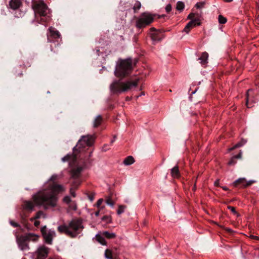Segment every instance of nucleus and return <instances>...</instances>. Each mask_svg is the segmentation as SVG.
Returning a JSON list of instances; mask_svg holds the SVG:
<instances>
[{
  "mask_svg": "<svg viewBox=\"0 0 259 259\" xmlns=\"http://www.w3.org/2000/svg\"><path fill=\"white\" fill-rule=\"evenodd\" d=\"M65 187L56 183L49 184L48 187L32 195L36 205L42 206L45 209L55 207L57 205V195L64 192Z\"/></svg>",
  "mask_w": 259,
  "mask_h": 259,
  "instance_id": "1",
  "label": "nucleus"
},
{
  "mask_svg": "<svg viewBox=\"0 0 259 259\" xmlns=\"http://www.w3.org/2000/svg\"><path fill=\"white\" fill-rule=\"evenodd\" d=\"M84 228L82 221L79 219H73L67 225L59 226L58 230L61 233L71 237H75Z\"/></svg>",
  "mask_w": 259,
  "mask_h": 259,
  "instance_id": "2",
  "label": "nucleus"
},
{
  "mask_svg": "<svg viewBox=\"0 0 259 259\" xmlns=\"http://www.w3.org/2000/svg\"><path fill=\"white\" fill-rule=\"evenodd\" d=\"M139 79L134 80L122 81L121 80L114 81L110 85L111 92L113 94H119L128 91L137 86Z\"/></svg>",
  "mask_w": 259,
  "mask_h": 259,
  "instance_id": "3",
  "label": "nucleus"
},
{
  "mask_svg": "<svg viewBox=\"0 0 259 259\" xmlns=\"http://www.w3.org/2000/svg\"><path fill=\"white\" fill-rule=\"evenodd\" d=\"M132 68L131 59L120 60L116 66L115 75L117 77H123L131 73Z\"/></svg>",
  "mask_w": 259,
  "mask_h": 259,
  "instance_id": "4",
  "label": "nucleus"
},
{
  "mask_svg": "<svg viewBox=\"0 0 259 259\" xmlns=\"http://www.w3.org/2000/svg\"><path fill=\"white\" fill-rule=\"evenodd\" d=\"M33 9L35 15L37 14L40 17H44L41 18L42 21H46L50 17V16L48 15L49 11L47 5L44 2L34 3L33 5Z\"/></svg>",
  "mask_w": 259,
  "mask_h": 259,
  "instance_id": "5",
  "label": "nucleus"
},
{
  "mask_svg": "<svg viewBox=\"0 0 259 259\" xmlns=\"http://www.w3.org/2000/svg\"><path fill=\"white\" fill-rule=\"evenodd\" d=\"M153 19V15L149 13H143L137 18L136 26L139 29L144 28L152 23Z\"/></svg>",
  "mask_w": 259,
  "mask_h": 259,
  "instance_id": "6",
  "label": "nucleus"
},
{
  "mask_svg": "<svg viewBox=\"0 0 259 259\" xmlns=\"http://www.w3.org/2000/svg\"><path fill=\"white\" fill-rule=\"evenodd\" d=\"M95 138L92 135L83 136L81 137L76 146L73 148V152L75 153L76 150H79L80 151L81 148L85 147L86 146H90L92 145L94 142Z\"/></svg>",
  "mask_w": 259,
  "mask_h": 259,
  "instance_id": "7",
  "label": "nucleus"
},
{
  "mask_svg": "<svg viewBox=\"0 0 259 259\" xmlns=\"http://www.w3.org/2000/svg\"><path fill=\"white\" fill-rule=\"evenodd\" d=\"M49 249L45 245L39 246L32 255L35 259H45L48 256Z\"/></svg>",
  "mask_w": 259,
  "mask_h": 259,
  "instance_id": "8",
  "label": "nucleus"
},
{
  "mask_svg": "<svg viewBox=\"0 0 259 259\" xmlns=\"http://www.w3.org/2000/svg\"><path fill=\"white\" fill-rule=\"evenodd\" d=\"M41 232L46 242L49 244H51L53 239L56 235L55 232L54 230L48 229L46 226L41 228Z\"/></svg>",
  "mask_w": 259,
  "mask_h": 259,
  "instance_id": "9",
  "label": "nucleus"
},
{
  "mask_svg": "<svg viewBox=\"0 0 259 259\" xmlns=\"http://www.w3.org/2000/svg\"><path fill=\"white\" fill-rule=\"evenodd\" d=\"M17 242L19 248L21 250H27L29 249L28 237L25 236H21L17 237Z\"/></svg>",
  "mask_w": 259,
  "mask_h": 259,
  "instance_id": "10",
  "label": "nucleus"
},
{
  "mask_svg": "<svg viewBox=\"0 0 259 259\" xmlns=\"http://www.w3.org/2000/svg\"><path fill=\"white\" fill-rule=\"evenodd\" d=\"M150 35L153 44L160 41L163 37L162 33L153 27L150 29Z\"/></svg>",
  "mask_w": 259,
  "mask_h": 259,
  "instance_id": "11",
  "label": "nucleus"
},
{
  "mask_svg": "<svg viewBox=\"0 0 259 259\" xmlns=\"http://www.w3.org/2000/svg\"><path fill=\"white\" fill-rule=\"evenodd\" d=\"M32 201H25L22 205V207L24 209L28 210V211H32L34 209L35 206H39V205H36L34 202L33 198H32ZM40 206H39L40 207ZM42 207V206H41Z\"/></svg>",
  "mask_w": 259,
  "mask_h": 259,
  "instance_id": "12",
  "label": "nucleus"
},
{
  "mask_svg": "<svg viewBox=\"0 0 259 259\" xmlns=\"http://www.w3.org/2000/svg\"><path fill=\"white\" fill-rule=\"evenodd\" d=\"M200 22L198 19H194L189 22L184 28L183 31L188 33L190 29L196 25H200Z\"/></svg>",
  "mask_w": 259,
  "mask_h": 259,
  "instance_id": "13",
  "label": "nucleus"
},
{
  "mask_svg": "<svg viewBox=\"0 0 259 259\" xmlns=\"http://www.w3.org/2000/svg\"><path fill=\"white\" fill-rule=\"evenodd\" d=\"M50 31V34L48 35V40L49 41H51L50 40L49 37L51 36L53 38H59L61 37V34L55 28L51 27L49 29Z\"/></svg>",
  "mask_w": 259,
  "mask_h": 259,
  "instance_id": "14",
  "label": "nucleus"
},
{
  "mask_svg": "<svg viewBox=\"0 0 259 259\" xmlns=\"http://www.w3.org/2000/svg\"><path fill=\"white\" fill-rule=\"evenodd\" d=\"M253 182L254 181H250L247 182L244 178H240L234 182V185L236 186L237 184L240 183L243 187H246L250 186Z\"/></svg>",
  "mask_w": 259,
  "mask_h": 259,
  "instance_id": "15",
  "label": "nucleus"
},
{
  "mask_svg": "<svg viewBox=\"0 0 259 259\" xmlns=\"http://www.w3.org/2000/svg\"><path fill=\"white\" fill-rule=\"evenodd\" d=\"M82 169L83 168L81 166H77V167L73 168L71 170L72 177L74 179L78 178L82 171Z\"/></svg>",
  "mask_w": 259,
  "mask_h": 259,
  "instance_id": "16",
  "label": "nucleus"
},
{
  "mask_svg": "<svg viewBox=\"0 0 259 259\" xmlns=\"http://www.w3.org/2000/svg\"><path fill=\"white\" fill-rule=\"evenodd\" d=\"M21 5L20 0H11L9 3L10 8L13 10L18 9Z\"/></svg>",
  "mask_w": 259,
  "mask_h": 259,
  "instance_id": "17",
  "label": "nucleus"
},
{
  "mask_svg": "<svg viewBox=\"0 0 259 259\" xmlns=\"http://www.w3.org/2000/svg\"><path fill=\"white\" fill-rule=\"evenodd\" d=\"M208 57V54L206 52H204L202 53L201 56L199 58V60H200V63L202 65H204L207 63V59Z\"/></svg>",
  "mask_w": 259,
  "mask_h": 259,
  "instance_id": "18",
  "label": "nucleus"
},
{
  "mask_svg": "<svg viewBox=\"0 0 259 259\" xmlns=\"http://www.w3.org/2000/svg\"><path fill=\"white\" fill-rule=\"evenodd\" d=\"M102 120L103 118L101 115L97 116L93 121V127H97L99 126L101 124Z\"/></svg>",
  "mask_w": 259,
  "mask_h": 259,
  "instance_id": "19",
  "label": "nucleus"
},
{
  "mask_svg": "<svg viewBox=\"0 0 259 259\" xmlns=\"http://www.w3.org/2000/svg\"><path fill=\"white\" fill-rule=\"evenodd\" d=\"M104 237H105L102 235V233H101V234H98L96 235L97 241L103 245H106L107 244V242L105 240Z\"/></svg>",
  "mask_w": 259,
  "mask_h": 259,
  "instance_id": "20",
  "label": "nucleus"
},
{
  "mask_svg": "<svg viewBox=\"0 0 259 259\" xmlns=\"http://www.w3.org/2000/svg\"><path fill=\"white\" fill-rule=\"evenodd\" d=\"M102 234L103 236H104L105 237L108 238V239H113L115 238L116 234L114 233H110L108 231H104L102 232Z\"/></svg>",
  "mask_w": 259,
  "mask_h": 259,
  "instance_id": "21",
  "label": "nucleus"
},
{
  "mask_svg": "<svg viewBox=\"0 0 259 259\" xmlns=\"http://www.w3.org/2000/svg\"><path fill=\"white\" fill-rule=\"evenodd\" d=\"M171 175L173 178H178L179 177V170L178 166H175L171 169Z\"/></svg>",
  "mask_w": 259,
  "mask_h": 259,
  "instance_id": "22",
  "label": "nucleus"
},
{
  "mask_svg": "<svg viewBox=\"0 0 259 259\" xmlns=\"http://www.w3.org/2000/svg\"><path fill=\"white\" fill-rule=\"evenodd\" d=\"M135 162L134 158L132 156L127 157L123 161V163L125 165H130Z\"/></svg>",
  "mask_w": 259,
  "mask_h": 259,
  "instance_id": "23",
  "label": "nucleus"
},
{
  "mask_svg": "<svg viewBox=\"0 0 259 259\" xmlns=\"http://www.w3.org/2000/svg\"><path fill=\"white\" fill-rule=\"evenodd\" d=\"M25 236L28 237V241H32L33 242H36L38 240V239L39 238V236L38 235L33 234H29L28 235Z\"/></svg>",
  "mask_w": 259,
  "mask_h": 259,
  "instance_id": "24",
  "label": "nucleus"
},
{
  "mask_svg": "<svg viewBox=\"0 0 259 259\" xmlns=\"http://www.w3.org/2000/svg\"><path fill=\"white\" fill-rule=\"evenodd\" d=\"M75 159V156L73 155L67 154L62 158V160L63 162L69 161L70 160H74Z\"/></svg>",
  "mask_w": 259,
  "mask_h": 259,
  "instance_id": "25",
  "label": "nucleus"
},
{
  "mask_svg": "<svg viewBox=\"0 0 259 259\" xmlns=\"http://www.w3.org/2000/svg\"><path fill=\"white\" fill-rule=\"evenodd\" d=\"M105 256L107 259H113L112 251L108 249H106L105 252Z\"/></svg>",
  "mask_w": 259,
  "mask_h": 259,
  "instance_id": "26",
  "label": "nucleus"
},
{
  "mask_svg": "<svg viewBox=\"0 0 259 259\" xmlns=\"http://www.w3.org/2000/svg\"><path fill=\"white\" fill-rule=\"evenodd\" d=\"M35 219L36 220L40 219L42 217L44 218H46V214L42 211H38L35 215Z\"/></svg>",
  "mask_w": 259,
  "mask_h": 259,
  "instance_id": "27",
  "label": "nucleus"
},
{
  "mask_svg": "<svg viewBox=\"0 0 259 259\" xmlns=\"http://www.w3.org/2000/svg\"><path fill=\"white\" fill-rule=\"evenodd\" d=\"M141 3L139 1L136 2L133 7V10L135 13L137 12V11L141 8Z\"/></svg>",
  "mask_w": 259,
  "mask_h": 259,
  "instance_id": "28",
  "label": "nucleus"
},
{
  "mask_svg": "<svg viewBox=\"0 0 259 259\" xmlns=\"http://www.w3.org/2000/svg\"><path fill=\"white\" fill-rule=\"evenodd\" d=\"M184 3L179 1L177 3L176 9L177 10L181 11L184 9Z\"/></svg>",
  "mask_w": 259,
  "mask_h": 259,
  "instance_id": "29",
  "label": "nucleus"
},
{
  "mask_svg": "<svg viewBox=\"0 0 259 259\" xmlns=\"http://www.w3.org/2000/svg\"><path fill=\"white\" fill-rule=\"evenodd\" d=\"M125 208H126V206H125V205H119L118 209L117 211V214L118 215H120V214L124 212Z\"/></svg>",
  "mask_w": 259,
  "mask_h": 259,
  "instance_id": "30",
  "label": "nucleus"
},
{
  "mask_svg": "<svg viewBox=\"0 0 259 259\" xmlns=\"http://www.w3.org/2000/svg\"><path fill=\"white\" fill-rule=\"evenodd\" d=\"M218 21L220 24H225L227 22V19L222 15H220L218 17Z\"/></svg>",
  "mask_w": 259,
  "mask_h": 259,
  "instance_id": "31",
  "label": "nucleus"
},
{
  "mask_svg": "<svg viewBox=\"0 0 259 259\" xmlns=\"http://www.w3.org/2000/svg\"><path fill=\"white\" fill-rule=\"evenodd\" d=\"M251 91H252V90L249 89L247 91L246 94V105L248 108L251 107V106H249V93Z\"/></svg>",
  "mask_w": 259,
  "mask_h": 259,
  "instance_id": "32",
  "label": "nucleus"
},
{
  "mask_svg": "<svg viewBox=\"0 0 259 259\" xmlns=\"http://www.w3.org/2000/svg\"><path fill=\"white\" fill-rule=\"evenodd\" d=\"M58 176L57 175H53L49 180L50 184L56 183L55 181L58 179Z\"/></svg>",
  "mask_w": 259,
  "mask_h": 259,
  "instance_id": "33",
  "label": "nucleus"
},
{
  "mask_svg": "<svg viewBox=\"0 0 259 259\" xmlns=\"http://www.w3.org/2000/svg\"><path fill=\"white\" fill-rule=\"evenodd\" d=\"M106 203L112 207H114L115 202L111 199L110 197H108L106 200Z\"/></svg>",
  "mask_w": 259,
  "mask_h": 259,
  "instance_id": "34",
  "label": "nucleus"
},
{
  "mask_svg": "<svg viewBox=\"0 0 259 259\" xmlns=\"http://www.w3.org/2000/svg\"><path fill=\"white\" fill-rule=\"evenodd\" d=\"M247 142V141L244 139H242L239 142L237 143L235 145V147H240L243 146L245 144H246Z\"/></svg>",
  "mask_w": 259,
  "mask_h": 259,
  "instance_id": "35",
  "label": "nucleus"
},
{
  "mask_svg": "<svg viewBox=\"0 0 259 259\" xmlns=\"http://www.w3.org/2000/svg\"><path fill=\"white\" fill-rule=\"evenodd\" d=\"M63 201L66 204H69L71 202V198L68 196H65L63 199Z\"/></svg>",
  "mask_w": 259,
  "mask_h": 259,
  "instance_id": "36",
  "label": "nucleus"
},
{
  "mask_svg": "<svg viewBox=\"0 0 259 259\" xmlns=\"http://www.w3.org/2000/svg\"><path fill=\"white\" fill-rule=\"evenodd\" d=\"M204 5H205V2H201L197 3L196 4L195 6L197 9H200V8H203L204 7Z\"/></svg>",
  "mask_w": 259,
  "mask_h": 259,
  "instance_id": "37",
  "label": "nucleus"
},
{
  "mask_svg": "<svg viewBox=\"0 0 259 259\" xmlns=\"http://www.w3.org/2000/svg\"><path fill=\"white\" fill-rule=\"evenodd\" d=\"M102 221H105L108 223H110L111 222V218L110 216H104L102 218Z\"/></svg>",
  "mask_w": 259,
  "mask_h": 259,
  "instance_id": "38",
  "label": "nucleus"
},
{
  "mask_svg": "<svg viewBox=\"0 0 259 259\" xmlns=\"http://www.w3.org/2000/svg\"><path fill=\"white\" fill-rule=\"evenodd\" d=\"M235 158L233 156L231 159V160L229 161L228 165H234L236 163V161L235 160Z\"/></svg>",
  "mask_w": 259,
  "mask_h": 259,
  "instance_id": "39",
  "label": "nucleus"
},
{
  "mask_svg": "<svg viewBox=\"0 0 259 259\" xmlns=\"http://www.w3.org/2000/svg\"><path fill=\"white\" fill-rule=\"evenodd\" d=\"M103 202V199H102V198L101 199H99L98 200L97 202V206L98 208L101 209L102 207H101V204Z\"/></svg>",
  "mask_w": 259,
  "mask_h": 259,
  "instance_id": "40",
  "label": "nucleus"
},
{
  "mask_svg": "<svg viewBox=\"0 0 259 259\" xmlns=\"http://www.w3.org/2000/svg\"><path fill=\"white\" fill-rule=\"evenodd\" d=\"M69 207L70 208V209L74 210H75L77 209L76 205L75 203H71L69 206Z\"/></svg>",
  "mask_w": 259,
  "mask_h": 259,
  "instance_id": "41",
  "label": "nucleus"
},
{
  "mask_svg": "<svg viewBox=\"0 0 259 259\" xmlns=\"http://www.w3.org/2000/svg\"><path fill=\"white\" fill-rule=\"evenodd\" d=\"M70 193L72 197H75L76 194H75V191H74L73 188H70Z\"/></svg>",
  "mask_w": 259,
  "mask_h": 259,
  "instance_id": "42",
  "label": "nucleus"
},
{
  "mask_svg": "<svg viewBox=\"0 0 259 259\" xmlns=\"http://www.w3.org/2000/svg\"><path fill=\"white\" fill-rule=\"evenodd\" d=\"M228 209H229L234 214H237V212L236 211L235 209V208L232 207V206H228Z\"/></svg>",
  "mask_w": 259,
  "mask_h": 259,
  "instance_id": "43",
  "label": "nucleus"
},
{
  "mask_svg": "<svg viewBox=\"0 0 259 259\" xmlns=\"http://www.w3.org/2000/svg\"><path fill=\"white\" fill-rule=\"evenodd\" d=\"M171 10V6L170 4L166 5L165 10L167 12H169Z\"/></svg>",
  "mask_w": 259,
  "mask_h": 259,
  "instance_id": "44",
  "label": "nucleus"
},
{
  "mask_svg": "<svg viewBox=\"0 0 259 259\" xmlns=\"http://www.w3.org/2000/svg\"><path fill=\"white\" fill-rule=\"evenodd\" d=\"M80 184L78 180H76L74 181L72 184V188L73 187H76L78 185H79Z\"/></svg>",
  "mask_w": 259,
  "mask_h": 259,
  "instance_id": "45",
  "label": "nucleus"
},
{
  "mask_svg": "<svg viewBox=\"0 0 259 259\" xmlns=\"http://www.w3.org/2000/svg\"><path fill=\"white\" fill-rule=\"evenodd\" d=\"M10 224L12 226H13L14 227H19V224L15 223L13 221H10Z\"/></svg>",
  "mask_w": 259,
  "mask_h": 259,
  "instance_id": "46",
  "label": "nucleus"
},
{
  "mask_svg": "<svg viewBox=\"0 0 259 259\" xmlns=\"http://www.w3.org/2000/svg\"><path fill=\"white\" fill-rule=\"evenodd\" d=\"M235 158H238V159H240L242 157V152L240 151L239 153L237 155H235L234 156Z\"/></svg>",
  "mask_w": 259,
  "mask_h": 259,
  "instance_id": "47",
  "label": "nucleus"
},
{
  "mask_svg": "<svg viewBox=\"0 0 259 259\" xmlns=\"http://www.w3.org/2000/svg\"><path fill=\"white\" fill-rule=\"evenodd\" d=\"M40 224V222L36 220L34 222V225L35 227H38Z\"/></svg>",
  "mask_w": 259,
  "mask_h": 259,
  "instance_id": "48",
  "label": "nucleus"
},
{
  "mask_svg": "<svg viewBox=\"0 0 259 259\" xmlns=\"http://www.w3.org/2000/svg\"><path fill=\"white\" fill-rule=\"evenodd\" d=\"M194 16V14L193 13H191L188 16V18L189 19H192Z\"/></svg>",
  "mask_w": 259,
  "mask_h": 259,
  "instance_id": "49",
  "label": "nucleus"
},
{
  "mask_svg": "<svg viewBox=\"0 0 259 259\" xmlns=\"http://www.w3.org/2000/svg\"><path fill=\"white\" fill-rule=\"evenodd\" d=\"M214 185H215V186H219V181L218 180H217V181H215L214 182Z\"/></svg>",
  "mask_w": 259,
  "mask_h": 259,
  "instance_id": "50",
  "label": "nucleus"
},
{
  "mask_svg": "<svg viewBox=\"0 0 259 259\" xmlns=\"http://www.w3.org/2000/svg\"><path fill=\"white\" fill-rule=\"evenodd\" d=\"M251 237L253 238V239H256V240L257 239H259V237L256 236H253V235H252V236H251Z\"/></svg>",
  "mask_w": 259,
  "mask_h": 259,
  "instance_id": "51",
  "label": "nucleus"
},
{
  "mask_svg": "<svg viewBox=\"0 0 259 259\" xmlns=\"http://www.w3.org/2000/svg\"><path fill=\"white\" fill-rule=\"evenodd\" d=\"M36 219H35V217L31 218L30 219V221L32 222H34Z\"/></svg>",
  "mask_w": 259,
  "mask_h": 259,
  "instance_id": "52",
  "label": "nucleus"
},
{
  "mask_svg": "<svg viewBox=\"0 0 259 259\" xmlns=\"http://www.w3.org/2000/svg\"><path fill=\"white\" fill-rule=\"evenodd\" d=\"M116 139V136H114V138H113V139L112 140H111V144H112L113 142H114V141H115Z\"/></svg>",
  "mask_w": 259,
  "mask_h": 259,
  "instance_id": "53",
  "label": "nucleus"
},
{
  "mask_svg": "<svg viewBox=\"0 0 259 259\" xmlns=\"http://www.w3.org/2000/svg\"><path fill=\"white\" fill-rule=\"evenodd\" d=\"M237 148V147H235V145L233 147H232V148H230V149H229V151H232V150H234V149H235V148Z\"/></svg>",
  "mask_w": 259,
  "mask_h": 259,
  "instance_id": "54",
  "label": "nucleus"
},
{
  "mask_svg": "<svg viewBox=\"0 0 259 259\" xmlns=\"http://www.w3.org/2000/svg\"><path fill=\"white\" fill-rule=\"evenodd\" d=\"M99 214H100V211H97L95 212V215L96 217H98L99 215Z\"/></svg>",
  "mask_w": 259,
  "mask_h": 259,
  "instance_id": "55",
  "label": "nucleus"
},
{
  "mask_svg": "<svg viewBox=\"0 0 259 259\" xmlns=\"http://www.w3.org/2000/svg\"><path fill=\"white\" fill-rule=\"evenodd\" d=\"M225 2L230 3L233 1V0H224Z\"/></svg>",
  "mask_w": 259,
  "mask_h": 259,
  "instance_id": "56",
  "label": "nucleus"
},
{
  "mask_svg": "<svg viewBox=\"0 0 259 259\" xmlns=\"http://www.w3.org/2000/svg\"><path fill=\"white\" fill-rule=\"evenodd\" d=\"M222 188L225 190H228V188L227 187L224 186V187H223Z\"/></svg>",
  "mask_w": 259,
  "mask_h": 259,
  "instance_id": "57",
  "label": "nucleus"
},
{
  "mask_svg": "<svg viewBox=\"0 0 259 259\" xmlns=\"http://www.w3.org/2000/svg\"><path fill=\"white\" fill-rule=\"evenodd\" d=\"M226 230H227L228 231H229V232L231 231V230L230 229H227Z\"/></svg>",
  "mask_w": 259,
  "mask_h": 259,
  "instance_id": "58",
  "label": "nucleus"
},
{
  "mask_svg": "<svg viewBox=\"0 0 259 259\" xmlns=\"http://www.w3.org/2000/svg\"><path fill=\"white\" fill-rule=\"evenodd\" d=\"M193 189H194V190H195V186H194Z\"/></svg>",
  "mask_w": 259,
  "mask_h": 259,
  "instance_id": "59",
  "label": "nucleus"
}]
</instances>
